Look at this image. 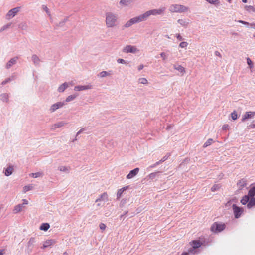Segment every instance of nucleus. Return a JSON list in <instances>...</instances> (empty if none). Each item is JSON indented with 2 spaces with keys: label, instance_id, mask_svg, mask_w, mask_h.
<instances>
[{
  "label": "nucleus",
  "instance_id": "obj_1",
  "mask_svg": "<svg viewBox=\"0 0 255 255\" xmlns=\"http://www.w3.org/2000/svg\"><path fill=\"white\" fill-rule=\"evenodd\" d=\"M118 15L111 12L106 13V24L108 28L116 26L118 23Z\"/></svg>",
  "mask_w": 255,
  "mask_h": 255
},
{
  "label": "nucleus",
  "instance_id": "obj_2",
  "mask_svg": "<svg viewBox=\"0 0 255 255\" xmlns=\"http://www.w3.org/2000/svg\"><path fill=\"white\" fill-rule=\"evenodd\" d=\"M166 10V8L164 7H162L159 9H154L148 10L142 14V15L144 17V19L145 20L151 15H162L163 14Z\"/></svg>",
  "mask_w": 255,
  "mask_h": 255
},
{
  "label": "nucleus",
  "instance_id": "obj_3",
  "mask_svg": "<svg viewBox=\"0 0 255 255\" xmlns=\"http://www.w3.org/2000/svg\"><path fill=\"white\" fill-rule=\"evenodd\" d=\"M145 20L142 14L134 17L128 20L123 26V28H128L132 25L144 21Z\"/></svg>",
  "mask_w": 255,
  "mask_h": 255
},
{
  "label": "nucleus",
  "instance_id": "obj_4",
  "mask_svg": "<svg viewBox=\"0 0 255 255\" xmlns=\"http://www.w3.org/2000/svg\"><path fill=\"white\" fill-rule=\"evenodd\" d=\"M188 7L180 4H172L169 7V11L171 12L182 13L188 10Z\"/></svg>",
  "mask_w": 255,
  "mask_h": 255
},
{
  "label": "nucleus",
  "instance_id": "obj_5",
  "mask_svg": "<svg viewBox=\"0 0 255 255\" xmlns=\"http://www.w3.org/2000/svg\"><path fill=\"white\" fill-rule=\"evenodd\" d=\"M190 243L191 247L188 250V252L193 254L197 253V249L202 245V243L198 240H193Z\"/></svg>",
  "mask_w": 255,
  "mask_h": 255
},
{
  "label": "nucleus",
  "instance_id": "obj_6",
  "mask_svg": "<svg viewBox=\"0 0 255 255\" xmlns=\"http://www.w3.org/2000/svg\"><path fill=\"white\" fill-rule=\"evenodd\" d=\"M224 224H220L215 222L211 227V230L213 232H219L224 230L225 228Z\"/></svg>",
  "mask_w": 255,
  "mask_h": 255
},
{
  "label": "nucleus",
  "instance_id": "obj_7",
  "mask_svg": "<svg viewBox=\"0 0 255 255\" xmlns=\"http://www.w3.org/2000/svg\"><path fill=\"white\" fill-rule=\"evenodd\" d=\"M123 52L126 53H131L135 54L139 52V50L135 46L127 45L123 48Z\"/></svg>",
  "mask_w": 255,
  "mask_h": 255
},
{
  "label": "nucleus",
  "instance_id": "obj_8",
  "mask_svg": "<svg viewBox=\"0 0 255 255\" xmlns=\"http://www.w3.org/2000/svg\"><path fill=\"white\" fill-rule=\"evenodd\" d=\"M19 7H16L10 9L6 14V18L7 19H10L12 18L19 11Z\"/></svg>",
  "mask_w": 255,
  "mask_h": 255
},
{
  "label": "nucleus",
  "instance_id": "obj_9",
  "mask_svg": "<svg viewBox=\"0 0 255 255\" xmlns=\"http://www.w3.org/2000/svg\"><path fill=\"white\" fill-rule=\"evenodd\" d=\"M232 208L233 210L235 217L236 218H239L241 216L242 213H243V209L237 206L235 204H233Z\"/></svg>",
  "mask_w": 255,
  "mask_h": 255
},
{
  "label": "nucleus",
  "instance_id": "obj_10",
  "mask_svg": "<svg viewBox=\"0 0 255 255\" xmlns=\"http://www.w3.org/2000/svg\"><path fill=\"white\" fill-rule=\"evenodd\" d=\"M65 104V102H59L52 105L49 109L50 112H54L57 109L62 108Z\"/></svg>",
  "mask_w": 255,
  "mask_h": 255
},
{
  "label": "nucleus",
  "instance_id": "obj_11",
  "mask_svg": "<svg viewBox=\"0 0 255 255\" xmlns=\"http://www.w3.org/2000/svg\"><path fill=\"white\" fill-rule=\"evenodd\" d=\"M255 115V112L254 111H248L242 116L241 121L244 122L248 119L254 118Z\"/></svg>",
  "mask_w": 255,
  "mask_h": 255
},
{
  "label": "nucleus",
  "instance_id": "obj_12",
  "mask_svg": "<svg viewBox=\"0 0 255 255\" xmlns=\"http://www.w3.org/2000/svg\"><path fill=\"white\" fill-rule=\"evenodd\" d=\"M93 86L91 84H89L87 85H78L74 87V90L76 91H80L86 90L91 89Z\"/></svg>",
  "mask_w": 255,
  "mask_h": 255
},
{
  "label": "nucleus",
  "instance_id": "obj_13",
  "mask_svg": "<svg viewBox=\"0 0 255 255\" xmlns=\"http://www.w3.org/2000/svg\"><path fill=\"white\" fill-rule=\"evenodd\" d=\"M139 168H135L134 169L131 170L129 173L127 175L126 178L127 179H131L135 176L139 172Z\"/></svg>",
  "mask_w": 255,
  "mask_h": 255
},
{
  "label": "nucleus",
  "instance_id": "obj_14",
  "mask_svg": "<svg viewBox=\"0 0 255 255\" xmlns=\"http://www.w3.org/2000/svg\"><path fill=\"white\" fill-rule=\"evenodd\" d=\"M67 124V123L64 121H60L58 122L54 125H53L51 127V129L54 130L57 128H60Z\"/></svg>",
  "mask_w": 255,
  "mask_h": 255
},
{
  "label": "nucleus",
  "instance_id": "obj_15",
  "mask_svg": "<svg viewBox=\"0 0 255 255\" xmlns=\"http://www.w3.org/2000/svg\"><path fill=\"white\" fill-rule=\"evenodd\" d=\"M31 60L35 66L40 65L41 60L36 54H33L31 56Z\"/></svg>",
  "mask_w": 255,
  "mask_h": 255
},
{
  "label": "nucleus",
  "instance_id": "obj_16",
  "mask_svg": "<svg viewBox=\"0 0 255 255\" xmlns=\"http://www.w3.org/2000/svg\"><path fill=\"white\" fill-rule=\"evenodd\" d=\"M18 59L17 57H15L14 58H11L6 64V68L7 69H9L12 65L15 64L16 63V61Z\"/></svg>",
  "mask_w": 255,
  "mask_h": 255
},
{
  "label": "nucleus",
  "instance_id": "obj_17",
  "mask_svg": "<svg viewBox=\"0 0 255 255\" xmlns=\"http://www.w3.org/2000/svg\"><path fill=\"white\" fill-rule=\"evenodd\" d=\"M108 200V195L107 193L104 192L101 194L100 197L95 200V202L97 203L100 201H106Z\"/></svg>",
  "mask_w": 255,
  "mask_h": 255
},
{
  "label": "nucleus",
  "instance_id": "obj_18",
  "mask_svg": "<svg viewBox=\"0 0 255 255\" xmlns=\"http://www.w3.org/2000/svg\"><path fill=\"white\" fill-rule=\"evenodd\" d=\"M247 206L249 209L255 207V198H254V197H250L249 202L247 204Z\"/></svg>",
  "mask_w": 255,
  "mask_h": 255
},
{
  "label": "nucleus",
  "instance_id": "obj_19",
  "mask_svg": "<svg viewBox=\"0 0 255 255\" xmlns=\"http://www.w3.org/2000/svg\"><path fill=\"white\" fill-rule=\"evenodd\" d=\"M128 187L126 186L124 187H123L118 190L117 193V199H119L121 196H122V194L123 192L126 191L128 189Z\"/></svg>",
  "mask_w": 255,
  "mask_h": 255
},
{
  "label": "nucleus",
  "instance_id": "obj_20",
  "mask_svg": "<svg viewBox=\"0 0 255 255\" xmlns=\"http://www.w3.org/2000/svg\"><path fill=\"white\" fill-rule=\"evenodd\" d=\"M69 86V83L67 82H65L61 84L58 89V91L59 92H63L65 90L68 88Z\"/></svg>",
  "mask_w": 255,
  "mask_h": 255
},
{
  "label": "nucleus",
  "instance_id": "obj_21",
  "mask_svg": "<svg viewBox=\"0 0 255 255\" xmlns=\"http://www.w3.org/2000/svg\"><path fill=\"white\" fill-rule=\"evenodd\" d=\"M35 243V239L33 237H31L30 238L29 241L27 243V248L28 249H29L30 251H31L33 245Z\"/></svg>",
  "mask_w": 255,
  "mask_h": 255
},
{
  "label": "nucleus",
  "instance_id": "obj_22",
  "mask_svg": "<svg viewBox=\"0 0 255 255\" xmlns=\"http://www.w3.org/2000/svg\"><path fill=\"white\" fill-rule=\"evenodd\" d=\"M13 171V166L10 165L5 169L4 174L5 176H9L12 174Z\"/></svg>",
  "mask_w": 255,
  "mask_h": 255
},
{
  "label": "nucleus",
  "instance_id": "obj_23",
  "mask_svg": "<svg viewBox=\"0 0 255 255\" xmlns=\"http://www.w3.org/2000/svg\"><path fill=\"white\" fill-rule=\"evenodd\" d=\"M173 67L175 69L178 70L180 73L184 74L185 72V68L181 65H174Z\"/></svg>",
  "mask_w": 255,
  "mask_h": 255
},
{
  "label": "nucleus",
  "instance_id": "obj_24",
  "mask_svg": "<svg viewBox=\"0 0 255 255\" xmlns=\"http://www.w3.org/2000/svg\"><path fill=\"white\" fill-rule=\"evenodd\" d=\"M54 243H55V241L53 240H52V239L48 240L44 243L42 248H46L50 246L51 245H53Z\"/></svg>",
  "mask_w": 255,
  "mask_h": 255
},
{
  "label": "nucleus",
  "instance_id": "obj_25",
  "mask_svg": "<svg viewBox=\"0 0 255 255\" xmlns=\"http://www.w3.org/2000/svg\"><path fill=\"white\" fill-rule=\"evenodd\" d=\"M250 198V196H249V193L247 195H245L242 199L241 200V203L243 205H245L248 204L249 202V200Z\"/></svg>",
  "mask_w": 255,
  "mask_h": 255
},
{
  "label": "nucleus",
  "instance_id": "obj_26",
  "mask_svg": "<svg viewBox=\"0 0 255 255\" xmlns=\"http://www.w3.org/2000/svg\"><path fill=\"white\" fill-rule=\"evenodd\" d=\"M49 228H50V225L49 223H44L41 225L39 229L41 230L46 231L49 229Z\"/></svg>",
  "mask_w": 255,
  "mask_h": 255
},
{
  "label": "nucleus",
  "instance_id": "obj_27",
  "mask_svg": "<svg viewBox=\"0 0 255 255\" xmlns=\"http://www.w3.org/2000/svg\"><path fill=\"white\" fill-rule=\"evenodd\" d=\"M177 22L185 28H187L188 25L189 24V22L184 19H178L177 20Z\"/></svg>",
  "mask_w": 255,
  "mask_h": 255
},
{
  "label": "nucleus",
  "instance_id": "obj_28",
  "mask_svg": "<svg viewBox=\"0 0 255 255\" xmlns=\"http://www.w3.org/2000/svg\"><path fill=\"white\" fill-rule=\"evenodd\" d=\"M161 173V171H157L155 172H152L148 175V178L150 179H153L155 178L156 177H159V174Z\"/></svg>",
  "mask_w": 255,
  "mask_h": 255
},
{
  "label": "nucleus",
  "instance_id": "obj_29",
  "mask_svg": "<svg viewBox=\"0 0 255 255\" xmlns=\"http://www.w3.org/2000/svg\"><path fill=\"white\" fill-rule=\"evenodd\" d=\"M1 100L4 102L7 103L9 101V96L7 93H3L0 95Z\"/></svg>",
  "mask_w": 255,
  "mask_h": 255
},
{
  "label": "nucleus",
  "instance_id": "obj_30",
  "mask_svg": "<svg viewBox=\"0 0 255 255\" xmlns=\"http://www.w3.org/2000/svg\"><path fill=\"white\" fill-rule=\"evenodd\" d=\"M68 17H67L66 18H64L63 20L60 21L58 23H57L56 25V27H63L65 23L68 21Z\"/></svg>",
  "mask_w": 255,
  "mask_h": 255
},
{
  "label": "nucleus",
  "instance_id": "obj_31",
  "mask_svg": "<svg viewBox=\"0 0 255 255\" xmlns=\"http://www.w3.org/2000/svg\"><path fill=\"white\" fill-rule=\"evenodd\" d=\"M78 96V94H73L68 96L65 102H69L71 101L74 100Z\"/></svg>",
  "mask_w": 255,
  "mask_h": 255
},
{
  "label": "nucleus",
  "instance_id": "obj_32",
  "mask_svg": "<svg viewBox=\"0 0 255 255\" xmlns=\"http://www.w3.org/2000/svg\"><path fill=\"white\" fill-rule=\"evenodd\" d=\"M15 76L14 75H12L11 76V77H9V78H6L5 80L3 81L2 82H1V85H4L6 84H7V83L9 82H11L12 81H13V80L15 79Z\"/></svg>",
  "mask_w": 255,
  "mask_h": 255
},
{
  "label": "nucleus",
  "instance_id": "obj_33",
  "mask_svg": "<svg viewBox=\"0 0 255 255\" xmlns=\"http://www.w3.org/2000/svg\"><path fill=\"white\" fill-rule=\"evenodd\" d=\"M237 185L240 188H242L246 186V181L243 179H241L238 182Z\"/></svg>",
  "mask_w": 255,
  "mask_h": 255
},
{
  "label": "nucleus",
  "instance_id": "obj_34",
  "mask_svg": "<svg viewBox=\"0 0 255 255\" xmlns=\"http://www.w3.org/2000/svg\"><path fill=\"white\" fill-rule=\"evenodd\" d=\"M22 207H23L22 204H18L15 206L14 210H13V212L15 213H18L22 210Z\"/></svg>",
  "mask_w": 255,
  "mask_h": 255
},
{
  "label": "nucleus",
  "instance_id": "obj_35",
  "mask_svg": "<svg viewBox=\"0 0 255 255\" xmlns=\"http://www.w3.org/2000/svg\"><path fill=\"white\" fill-rule=\"evenodd\" d=\"M42 9L43 10V11H44L47 13V14L48 15L49 18L50 19H51L52 17H51V13H50V10L49 9V8L45 5H43L42 6Z\"/></svg>",
  "mask_w": 255,
  "mask_h": 255
},
{
  "label": "nucleus",
  "instance_id": "obj_36",
  "mask_svg": "<svg viewBox=\"0 0 255 255\" xmlns=\"http://www.w3.org/2000/svg\"><path fill=\"white\" fill-rule=\"evenodd\" d=\"M30 176L33 178H37L39 177H41L43 176V173L42 172H38L36 173H32L29 174Z\"/></svg>",
  "mask_w": 255,
  "mask_h": 255
},
{
  "label": "nucleus",
  "instance_id": "obj_37",
  "mask_svg": "<svg viewBox=\"0 0 255 255\" xmlns=\"http://www.w3.org/2000/svg\"><path fill=\"white\" fill-rule=\"evenodd\" d=\"M110 75V73L109 72H107L106 71H103L99 73L98 76L100 77L103 78V77H105Z\"/></svg>",
  "mask_w": 255,
  "mask_h": 255
},
{
  "label": "nucleus",
  "instance_id": "obj_38",
  "mask_svg": "<svg viewBox=\"0 0 255 255\" xmlns=\"http://www.w3.org/2000/svg\"><path fill=\"white\" fill-rule=\"evenodd\" d=\"M221 186L219 184H215L212 187L211 190L212 192H215L221 188Z\"/></svg>",
  "mask_w": 255,
  "mask_h": 255
},
{
  "label": "nucleus",
  "instance_id": "obj_39",
  "mask_svg": "<svg viewBox=\"0 0 255 255\" xmlns=\"http://www.w3.org/2000/svg\"><path fill=\"white\" fill-rule=\"evenodd\" d=\"M130 3V0H121L120 4L124 6H128Z\"/></svg>",
  "mask_w": 255,
  "mask_h": 255
},
{
  "label": "nucleus",
  "instance_id": "obj_40",
  "mask_svg": "<svg viewBox=\"0 0 255 255\" xmlns=\"http://www.w3.org/2000/svg\"><path fill=\"white\" fill-rule=\"evenodd\" d=\"M213 142V140L212 138L208 139L207 141L204 144L203 147L205 148L210 145Z\"/></svg>",
  "mask_w": 255,
  "mask_h": 255
},
{
  "label": "nucleus",
  "instance_id": "obj_41",
  "mask_svg": "<svg viewBox=\"0 0 255 255\" xmlns=\"http://www.w3.org/2000/svg\"><path fill=\"white\" fill-rule=\"evenodd\" d=\"M33 186L32 185H28L27 186H25L23 187V191L25 193L28 191L31 190L33 189Z\"/></svg>",
  "mask_w": 255,
  "mask_h": 255
},
{
  "label": "nucleus",
  "instance_id": "obj_42",
  "mask_svg": "<svg viewBox=\"0 0 255 255\" xmlns=\"http://www.w3.org/2000/svg\"><path fill=\"white\" fill-rule=\"evenodd\" d=\"M249 195L250 197L255 196V187H252L249 190Z\"/></svg>",
  "mask_w": 255,
  "mask_h": 255
},
{
  "label": "nucleus",
  "instance_id": "obj_43",
  "mask_svg": "<svg viewBox=\"0 0 255 255\" xmlns=\"http://www.w3.org/2000/svg\"><path fill=\"white\" fill-rule=\"evenodd\" d=\"M11 23H8L6 25H3L0 29V32H1L6 29H7L8 28H9L10 26H11Z\"/></svg>",
  "mask_w": 255,
  "mask_h": 255
},
{
  "label": "nucleus",
  "instance_id": "obj_44",
  "mask_svg": "<svg viewBox=\"0 0 255 255\" xmlns=\"http://www.w3.org/2000/svg\"><path fill=\"white\" fill-rule=\"evenodd\" d=\"M209 3L214 4L215 5H219L220 1L218 0H206Z\"/></svg>",
  "mask_w": 255,
  "mask_h": 255
},
{
  "label": "nucleus",
  "instance_id": "obj_45",
  "mask_svg": "<svg viewBox=\"0 0 255 255\" xmlns=\"http://www.w3.org/2000/svg\"><path fill=\"white\" fill-rule=\"evenodd\" d=\"M19 28L22 30H26L27 28V24L25 22L21 23L19 24Z\"/></svg>",
  "mask_w": 255,
  "mask_h": 255
},
{
  "label": "nucleus",
  "instance_id": "obj_46",
  "mask_svg": "<svg viewBox=\"0 0 255 255\" xmlns=\"http://www.w3.org/2000/svg\"><path fill=\"white\" fill-rule=\"evenodd\" d=\"M60 171L66 173H68L69 172V168L66 166H60L59 168Z\"/></svg>",
  "mask_w": 255,
  "mask_h": 255
},
{
  "label": "nucleus",
  "instance_id": "obj_47",
  "mask_svg": "<svg viewBox=\"0 0 255 255\" xmlns=\"http://www.w3.org/2000/svg\"><path fill=\"white\" fill-rule=\"evenodd\" d=\"M138 82L139 83L143 84H147L148 83L147 80L145 78H141L138 79Z\"/></svg>",
  "mask_w": 255,
  "mask_h": 255
},
{
  "label": "nucleus",
  "instance_id": "obj_48",
  "mask_svg": "<svg viewBox=\"0 0 255 255\" xmlns=\"http://www.w3.org/2000/svg\"><path fill=\"white\" fill-rule=\"evenodd\" d=\"M161 163V162H160V161L159 160V161H157L155 163L149 166L147 169L149 170V169H151V168H155V167H156L157 166L160 165V164Z\"/></svg>",
  "mask_w": 255,
  "mask_h": 255
},
{
  "label": "nucleus",
  "instance_id": "obj_49",
  "mask_svg": "<svg viewBox=\"0 0 255 255\" xmlns=\"http://www.w3.org/2000/svg\"><path fill=\"white\" fill-rule=\"evenodd\" d=\"M255 128V120H254L252 122V123L247 126V128L248 129H253Z\"/></svg>",
  "mask_w": 255,
  "mask_h": 255
},
{
  "label": "nucleus",
  "instance_id": "obj_50",
  "mask_svg": "<svg viewBox=\"0 0 255 255\" xmlns=\"http://www.w3.org/2000/svg\"><path fill=\"white\" fill-rule=\"evenodd\" d=\"M245 8L247 11H252L255 12V8L252 6H246Z\"/></svg>",
  "mask_w": 255,
  "mask_h": 255
},
{
  "label": "nucleus",
  "instance_id": "obj_51",
  "mask_svg": "<svg viewBox=\"0 0 255 255\" xmlns=\"http://www.w3.org/2000/svg\"><path fill=\"white\" fill-rule=\"evenodd\" d=\"M231 117H232V119L234 120H236L238 118V115L236 111L233 112L231 114Z\"/></svg>",
  "mask_w": 255,
  "mask_h": 255
},
{
  "label": "nucleus",
  "instance_id": "obj_52",
  "mask_svg": "<svg viewBox=\"0 0 255 255\" xmlns=\"http://www.w3.org/2000/svg\"><path fill=\"white\" fill-rule=\"evenodd\" d=\"M188 45L187 42H182L179 44V47L181 48H186Z\"/></svg>",
  "mask_w": 255,
  "mask_h": 255
},
{
  "label": "nucleus",
  "instance_id": "obj_53",
  "mask_svg": "<svg viewBox=\"0 0 255 255\" xmlns=\"http://www.w3.org/2000/svg\"><path fill=\"white\" fill-rule=\"evenodd\" d=\"M247 64L249 66L250 68H252L253 67V64L252 60L249 57H248L247 58Z\"/></svg>",
  "mask_w": 255,
  "mask_h": 255
},
{
  "label": "nucleus",
  "instance_id": "obj_54",
  "mask_svg": "<svg viewBox=\"0 0 255 255\" xmlns=\"http://www.w3.org/2000/svg\"><path fill=\"white\" fill-rule=\"evenodd\" d=\"M117 61L118 63H121V64H124L127 63V61H126L125 60H124L123 59H120V58L118 59Z\"/></svg>",
  "mask_w": 255,
  "mask_h": 255
},
{
  "label": "nucleus",
  "instance_id": "obj_55",
  "mask_svg": "<svg viewBox=\"0 0 255 255\" xmlns=\"http://www.w3.org/2000/svg\"><path fill=\"white\" fill-rule=\"evenodd\" d=\"M160 56L162 58L163 60H165L167 58V56L164 52H161L160 54Z\"/></svg>",
  "mask_w": 255,
  "mask_h": 255
},
{
  "label": "nucleus",
  "instance_id": "obj_56",
  "mask_svg": "<svg viewBox=\"0 0 255 255\" xmlns=\"http://www.w3.org/2000/svg\"><path fill=\"white\" fill-rule=\"evenodd\" d=\"M99 227L102 230H104L106 227V226L104 223H100L99 225Z\"/></svg>",
  "mask_w": 255,
  "mask_h": 255
},
{
  "label": "nucleus",
  "instance_id": "obj_57",
  "mask_svg": "<svg viewBox=\"0 0 255 255\" xmlns=\"http://www.w3.org/2000/svg\"><path fill=\"white\" fill-rule=\"evenodd\" d=\"M175 36L177 38V39L179 41H182L183 40V37L180 35V34H176L175 35Z\"/></svg>",
  "mask_w": 255,
  "mask_h": 255
},
{
  "label": "nucleus",
  "instance_id": "obj_58",
  "mask_svg": "<svg viewBox=\"0 0 255 255\" xmlns=\"http://www.w3.org/2000/svg\"><path fill=\"white\" fill-rule=\"evenodd\" d=\"M85 130V128H82L81 129H80L76 133V137H77L80 134H81V133H82Z\"/></svg>",
  "mask_w": 255,
  "mask_h": 255
},
{
  "label": "nucleus",
  "instance_id": "obj_59",
  "mask_svg": "<svg viewBox=\"0 0 255 255\" xmlns=\"http://www.w3.org/2000/svg\"><path fill=\"white\" fill-rule=\"evenodd\" d=\"M168 158V156H164V157H162V158L160 161L161 163H162V162H164L165 161H166V160H167Z\"/></svg>",
  "mask_w": 255,
  "mask_h": 255
},
{
  "label": "nucleus",
  "instance_id": "obj_60",
  "mask_svg": "<svg viewBox=\"0 0 255 255\" xmlns=\"http://www.w3.org/2000/svg\"><path fill=\"white\" fill-rule=\"evenodd\" d=\"M238 22L239 23H241L245 24V25H249V24H250L249 23H248V22H247L246 21H243V20H239Z\"/></svg>",
  "mask_w": 255,
  "mask_h": 255
},
{
  "label": "nucleus",
  "instance_id": "obj_61",
  "mask_svg": "<svg viewBox=\"0 0 255 255\" xmlns=\"http://www.w3.org/2000/svg\"><path fill=\"white\" fill-rule=\"evenodd\" d=\"M214 53L216 56H218L221 58H222L221 54H220V53L219 51H216Z\"/></svg>",
  "mask_w": 255,
  "mask_h": 255
},
{
  "label": "nucleus",
  "instance_id": "obj_62",
  "mask_svg": "<svg viewBox=\"0 0 255 255\" xmlns=\"http://www.w3.org/2000/svg\"><path fill=\"white\" fill-rule=\"evenodd\" d=\"M228 125H224L222 127V129L223 130H226L228 128Z\"/></svg>",
  "mask_w": 255,
  "mask_h": 255
},
{
  "label": "nucleus",
  "instance_id": "obj_63",
  "mask_svg": "<svg viewBox=\"0 0 255 255\" xmlns=\"http://www.w3.org/2000/svg\"><path fill=\"white\" fill-rule=\"evenodd\" d=\"M144 68V65L143 64H141L138 67V70L139 71H140L141 70H142L143 68Z\"/></svg>",
  "mask_w": 255,
  "mask_h": 255
},
{
  "label": "nucleus",
  "instance_id": "obj_64",
  "mask_svg": "<svg viewBox=\"0 0 255 255\" xmlns=\"http://www.w3.org/2000/svg\"><path fill=\"white\" fill-rule=\"evenodd\" d=\"M22 201H23L22 205H27L28 203V201L27 200H26V199H23Z\"/></svg>",
  "mask_w": 255,
  "mask_h": 255
}]
</instances>
